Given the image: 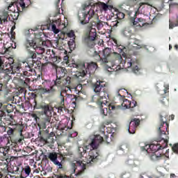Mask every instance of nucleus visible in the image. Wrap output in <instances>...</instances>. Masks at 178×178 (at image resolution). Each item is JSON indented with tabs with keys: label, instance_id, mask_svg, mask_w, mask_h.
<instances>
[{
	"label": "nucleus",
	"instance_id": "23",
	"mask_svg": "<svg viewBox=\"0 0 178 178\" xmlns=\"http://www.w3.org/2000/svg\"><path fill=\"white\" fill-rule=\"evenodd\" d=\"M56 79H66V74H67V70L63 67H56Z\"/></svg>",
	"mask_w": 178,
	"mask_h": 178
},
{
	"label": "nucleus",
	"instance_id": "59",
	"mask_svg": "<svg viewBox=\"0 0 178 178\" xmlns=\"http://www.w3.org/2000/svg\"><path fill=\"white\" fill-rule=\"evenodd\" d=\"M58 15H60V9L58 10V12L56 13L55 16H58Z\"/></svg>",
	"mask_w": 178,
	"mask_h": 178
},
{
	"label": "nucleus",
	"instance_id": "34",
	"mask_svg": "<svg viewBox=\"0 0 178 178\" xmlns=\"http://www.w3.org/2000/svg\"><path fill=\"white\" fill-rule=\"evenodd\" d=\"M22 108L24 111H29L31 108V103L29 101H26L24 103L22 104Z\"/></svg>",
	"mask_w": 178,
	"mask_h": 178
},
{
	"label": "nucleus",
	"instance_id": "26",
	"mask_svg": "<svg viewBox=\"0 0 178 178\" xmlns=\"http://www.w3.org/2000/svg\"><path fill=\"white\" fill-rule=\"evenodd\" d=\"M165 156L159 152H152L150 155V159L152 161H161Z\"/></svg>",
	"mask_w": 178,
	"mask_h": 178
},
{
	"label": "nucleus",
	"instance_id": "35",
	"mask_svg": "<svg viewBox=\"0 0 178 178\" xmlns=\"http://www.w3.org/2000/svg\"><path fill=\"white\" fill-rule=\"evenodd\" d=\"M126 10H124V13H122L120 11H118L117 13L116 16H117V19H118V20H123V19H124V16H126V15H127L126 13Z\"/></svg>",
	"mask_w": 178,
	"mask_h": 178
},
{
	"label": "nucleus",
	"instance_id": "18",
	"mask_svg": "<svg viewBox=\"0 0 178 178\" xmlns=\"http://www.w3.org/2000/svg\"><path fill=\"white\" fill-rule=\"evenodd\" d=\"M125 13L129 16V20L131 26H140L138 23H143V22H144V19L143 18H138V21H136V19L137 18V12L134 13V17H131L133 11L125 10Z\"/></svg>",
	"mask_w": 178,
	"mask_h": 178
},
{
	"label": "nucleus",
	"instance_id": "10",
	"mask_svg": "<svg viewBox=\"0 0 178 178\" xmlns=\"http://www.w3.org/2000/svg\"><path fill=\"white\" fill-rule=\"evenodd\" d=\"M47 158L57 166L58 169H64L63 161L66 159L65 156L56 152H49L48 153Z\"/></svg>",
	"mask_w": 178,
	"mask_h": 178
},
{
	"label": "nucleus",
	"instance_id": "19",
	"mask_svg": "<svg viewBox=\"0 0 178 178\" xmlns=\"http://www.w3.org/2000/svg\"><path fill=\"white\" fill-rule=\"evenodd\" d=\"M86 37L84 38L83 42L89 48H92L95 45L94 41H95V38L97 35H94L91 32H88L86 33Z\"/></svg>",
	"mask_w": 178,
	"mask_h": 178
},
{
	"label": "nucleus",
	"instance_id": "40",
	"mask_svg": "<svg viewBox=\"0 0 178 178\" xmlns=\"http://www.w3.org/2000/svg\"><path fill=\"white\" fill-rule=\"evenodd\" d=\"M103 55L105 58L111 56V50L109 49H105L103 51Z\"/></svg>",
	"mask_w": 178,
	"mask_h": 178
},
{
	"label": "nucleus",
	"instance_id": "48",
	"mask_svg": "<svg viewBox=\"0 0 178 178\" xmlns=\"http://www.w3.org/2000/svg\"><path fill=\"white\" fill-rule=\"evenodd\" d=\"M164 94H168L169 92V84H164Z\"/></svg>",
	"mask_w": 178,
	"mask_h": 178
},
{
	"label": "nucleus",
	"instance_id": "52",
	"mask_svg": "<svg viewBox=\"0 0 178 178\" xmlns=\"http://www.w3.org/2000/svg\"><path fill=\"white\" fill-rule=\"evenodd\" d=\"M56 178H69V177L66 175L60 174L58 175H56Z\"/></svg>",
	"mask_w": 178,
	"mask_h": 178
},
{
	"label": "nucleus",
	"instance_id": "51",
	"mask_svg": "<svg viewBox=\"0 0 178 178\" xmlns=\"http://www.w3.org/2000/svg\"><path fill=\"white\" fill-rule=\"evenodd\" d=\"M3 60H2V58L0 57V70H3Z\"/></svg>",
	"mask_w": 178,
	"mask_h": 178
},
{
	"label": "nucleus",
	"instance_id": "11",
	"mask_svg": "<svg viewBox=\"0 0 178 178\" xmlns=\"http://www.w3.org/2000/svg\"><path fill=\"white\" fill-rule=\"evenodd\" d=\"M13 111H15V106L13 104L0 103V113L4 116V122H6V118L15 119V115L12 114Z\"/></svg>",
	"mask_w": 178,
	"mask_h": 178
},
{
	"label": "nucleus",
	"instance_id": "47",
	"mask_svg": "<svg viewBox=\"0 0 178 178\" xmlns=\"http://www.w3.org/2000/svg\"><path fill=\"white\" fill-rule=\"evenodd\" d=\"M32 118H33V119L35 120L36 123L40 122V118L38 117V115L36 113L32 114Z\"/></svg>",
	"mask_w": 178,
	"mask_h": 178
},
{
	"label": "nucleus",
	"instance_id": "56",
	"mask_svg": "<svg viewBox=\"0 0 178 178\" xmlns=\"http://www.w3.org/2000/svg\"><path fill=\"white\" fill-rule=\"evenodd\" d=\"M2 118H4V115L0 113V124L2 123Z\"/></svg>",
	"mask_w": 178,
	"mask_h": 178
},
{
	"label": "nucleus",
	"instance_id": "3",
	"mask_svg": "<svg viewBox=\"0 0 178 178\" xmlns=\"http://www.w3.org/2000/svg\"><path fill=\"white\" fill-rule=\"evenodd\" d=\"M28 56L26 58V61L23 62V67H25L23 72V75L30 77V76H37V72L34 69V66L38 65V67H40V62L35 60L37 59V50H26Z\"/></svg>",
	"mask_w": 178,
	"mask_h": 178
},
{
	"label": "nucleus",
	"instance_id": "22",
	"mask_svg": "<svg viewBox=\"0 0 178 178\" xmlns=\"http://www.w3.org/2000/svg\"><path fill=\"white\" fill-rule=\"evenodd\" d=\"M18 144H19V143L17 141V139L14 141L7 142L8 150L10 151V149H13L15 152H21L22 149H20Z\"/></svg>",
	"mask_w": 178,
	"mask_h": 178
},
{
	"label": "nucleus",
	"instance_id": "13",
	"mask_svg": "<svg viewBox=\"0 0 178 178\" xmlns=\"http://www.w3.org/2000/svg\"><path fill=\"white\" fill-rule=\"evenodd\" d=\"M72 83V77L67 76L66 79L63 78H56L53 84L54 92H56L57 90H62L63 87H67L69 88V86Z\"/></svg>",
	"mask_w": 178,
	"mask_h": 178
},
{
	"label": "nucleus",
	"instance_id": "2",
	"mask_svg": "<svg viewBox=\"0 0 178 178\" xmlns=\"http://www.w3.org/2000/svg\"><path fill=\"white\" fill-rule=\"evenodd\" d=\"M6 119L5 124L7 126V135L8 136L7 137L8 143L17 140L19 144H23V140H24L23 130L24 129V127L18 124L12 117H7ZM17 133L20 136V138L16 139L15 137Z\"/></svg>",
	"mask_w": 178,
	"mask_h": 178
},
{
	"label": "nucleus",
	"instance_id": "39",
	"mask_svg": "<svg viewBox=\"0 0 178 178\" xmlns=\"http://www.w3.org/2000/svg\"><path fill=\"white\" fill-rule=\"evenodd\" d=\"M93 23V24H95V26L97 27V30H101L104 27V23L101 21Z\"/></svg>",
	"mask_w": 178,
	"mask_h": 178
},
{
	"label": "nucleus",
	"instance_id": "41",
	"mask_svg": "<svg viewBox=\"0 0 178 178\" xmlns=\"http://www.w3.org/2000/svg\"><path fill=\"white\" fill-rule=\"evenodd\" d=\"M45 142L47 144H54L55 143V138L48 136L47 138L45 140Z\"/></svg>",
	"mask_w": 178,
	"mask_h": 178
},
{
	"label": "nucleus",
	"instance_id": "21",
	"mask_svg": "<svg viewBox=\"0 0 178 178\" xmlns=\"http://www.w3.org/2000/svg\"><path fill=\"white\" fill-rule=\"evenodd\" d=\"M19 4L17 5V10L18 12H23L26 10V8H29L31 5V1L30 0H18Z\"/></svg>",
	"mask_w": 178,
	"mask_h": 178
},
{
	"label": "nucleus",
	"instance_id": "6",
	"mask_svg": "<svg viewBox=\"0 0 178 178\" xmlns=\"http://www.w3.org/2000/svg\"><path fill=\"white\" fill-rule=\"evenodd\" d=\"M44 41L41 38L33 39L32 40H26L24 43V47L26 51H36L38 55H42L45 52V49L42 47Z\"/></svg>",
	"mask_w": 178,
	"mask_h": 178
},
{
	"label": "nucleus",
	"instance_id": "12",
	"mask_svg": "<svg viewBox=\"0 0 178 178\" xmlns=\"http://www.w3.org/2000/svg\"><path fill=\"white\" fill-rule=\"evenodd\" d=\"M78 17L81 24L83 25L88 24L92 17H95L97 20H99L98 15H95V11L91 8L88 12L82 13V15H79Z\"/></svg>",
	"mask_w": 178,
	"mask_h": 178
},
{
	"label": "nucleus",
	"instance_id": "28",
	"mask_svg": "<svg viewBox=\"0 0 178 178\" xmlns=\"http://www.w3.org/2000/svg\"><path fill=\"white\" fill-rule=\"evenodd\" d=\"M60 99L61 102L58 108V112H63V111H66V107H65V97L62 95V93L60 94Z\"/></svg>",
	"mask_w": 178,
	"mask_h": 178
},
{
	"label": "nucleus",
	"instance_id": "27",
	"mask_svg": "<svg viewBox=\"0 0 178 178\" xmlns=\"http://www.w3.org/2000/svg\"><path fill=\"white\" fill-rule=\"evenodd\" d=\"M95 24H88L86 26L84 27L85 31L91 33V34L94 35H97V29L95 28H92Z\"/></svg>",
	"mask_w": 178,
	"mask_h": 178
},
{
	"label": "nucleus",
	"instance_id": "44",
	"mask_svg": "<svg viewBox=\"0 0 178 178\" xmlns=\"http://www.w3.org/2000/svg\"><path fill=\"white\" fill-rule=\"evenodd\" d=\"M101 8H102V9H103V10L106 11L109 9V6H108V4H106L105 3H102Z\"/></svg>",
	"mask_w": 178,
	"mask_h": 178
},
{
	"label": "nucleus",
	"instance_id": "50",
	"mask_svg": "<svg viewBox=\"0 0 178 178\" xmlns=\"http://www.w3.org/2000/svg\"><path fill=\"white\" fill-rule=\"evenodd\" d=\"M67 36L70 37V38H73L76 37V35H74V31H70L67 33Z\"/></svg>",
	"mask_w": 178,
	"mask_h": 178
},
{
	"label": "nucleus",
	"instance_id": "37",
	"mask_svg": "<svg viewBox=\"0 0 178 178\" xmlns=\"http://www.w3.org/2000/svg\"><path fill=\"white\" fill-rule=\"evenodd\" d=\"M93 56H99V59H100L103 63H108V57L104 56V58H101V56L98 54L97 51H95Z\"/></svg>",
	"mask_w": 178,
	"mask_h": 178
},
{
	"label": "nucleus",
	"instance_id": "15",
	"mask_svg": "<svg viewBox=\"0 0 178 178\" xmlns=\"http://www.w3.org/2000/svg\"><path fill=\"white\" fill-rule=\"evenodd\" d=\"M39 91L42 94H54L55 90L54 89V84L49 80H44L42 83V86H39Z\"/></svg>",
	"mask_w": 178,
	"mask_h": 178
},
{
	"label": "nucleus",
	"instance_id": "1",
	"mask_svg": "<svg viewBox=\"0 0 178 178\" xmlns=\"http://www.w3.org/2000/svg\"><path fill=\"white\" fill-rule=\"evenodd\" d=\"M92 88L96 95L92 97V102H95L100 108V113L103 116H107L111 109L115 106L108 104L109 99V88L108 83L103 81H97L92 85Z\"/></svg>",
	"mask_w": 178,
	"mask_h": 178
},
{
	"label": "nucleus",
	"instance_id": "29",
	"mask_svg": "<svg viewBox=\"0 0 178 178\" xmlns=\"http://www.w3.org/2000/svg\"><path fill=\"white\" fill-rule=\"evenodd\" d=\"M17 5H19V0L14 3H11L8 6L7 10H9V12L15 13L16 12V8L17 9Z\"/></svg>",
	"mask_w": 178,
	"mask_h": 178
},
{
	"label": "nucleus",
	"instance_id": "31",
	"mask_svg": "<svg viewBox=\"0 0 178 178\" xmlns=\"http://www.w3.org/2000/svg\"><path fill=\"white\" fill-rule=\"evenodd\" d=\"M9 152V147H8V143L5 147L0 148V156H6Z\"/></svg>",
	"mask_w": 178,
	"mask_h": 178
},
{
	"label": "nucleus",
	"instance_id": "46",
	"mask_svg": "<svg viewBox=\"0 0 178 178\" xmlns=\"http://www.w3.org/2000/svg\"><path fill=\"white\" fill-rule=\"evenodd\" d=\"M15 159H16V157L13 156H11L6 159V160L7 161L8 164L10 163V162H13V161H15Z\"/></svg>",
	"mask_w": 178,
	"mask_h": 178
},
{
	"label": "nucleus",
	"instance_id": "32",
	"mask_svg": "<svg viewBox=\"0 0 178 178\" xmlns=\"http://www.w3.org/2000/svg\"><path fill=\"white\" fill-rule=\"evenodd\" d=\"M87 149H88V146L86 147H79L78 149V154L79 155V158H83L84 154H86Z\"/></svg>",
	"mask_w": 178,
	"mask_h": 178
},
{
	"label": "nucleus",
	"instance_id": "62",
	"mask_svg": "<svg viewBox=\"0 0 178 178\" xmlns=\"http://www.w3.org/2000/svg\"><path fill=\"white\" fill-rule=\"evenodd\" d=\"M175 49H178V45L177 44H175V47H174Z\"/></svg>",
	"mask_w": 178,
	"mask_h": 178
},
{
	"label": "nucleus",
	"instance_id": "5",
	"mask_svg": "<svg viewBox=\"0 0 178 178\" xmlns=\"http://www.w3.org/2000/svg\"><path fill=\"white\" fill-rule=\"evenodd\" d=\"M70 67L77 69L74 76L76 77V79L81 80L88 72L89 74L94 73V72L97 70L98 65L97 63L91 62L88 64V67L86 68V64L84 63H73L71 64Z\"/></svg>",
	"mask_w": 178,
	"mask_h": 178
},
{
	"label": "nucleus",
	"instance_id": "33",
	"mask_svg": "<svg viewBox=\"0 0 178 178\" xmlns=\"http://www.w3.org/2000/svg\"><path fill=\"white\" fill-rule=\"evenodd\" d=\"M22 173H24L26 177L30 176V174L31 173V168L30 167V165H26L24 168H23Z\"/></svg>",
	"mask_w": 178,
	"mask_h": 178
},
{
	"label": "nucleus",
	"instance_id": "20",
	"mask_svg": "<svg viewBox=\"0 0 178 178\" xmlns=\"http://www.w3.org/2000/svg\"><path fill=\"white\" fill-rule=\"evenodd\" d=\"M140 126V119H133L128 126V131L130 134H134L137 130V127Z\"/></svg>",
	"mask_w": 178,
	"mask_h": 178
},
{
	"label": "nucleus",
	"instance_id": "7",
	"mask_svg": "<svg viewBox=\"0 0 178 178\" xmlns=\"http://www.w3.org/2000/svg\"><path fill=\"white\" fill-rule=\"evenodd\" d=\"M24 69L26 68L24 66L23 67V63L22 66L16 63H13L10 65V72H11L13 74H15V73H17V74H20V81L23 86L24 87H29V86H30L31 79L29 78V76L23 74V72H26Z\"/></svg>",
	"mask_w": 178,
	"mask_h": 178
},
{
	"label": "nucleus",
	"instance_id": "49",
	"mask_svg": "<svg viewBox=\"0 0 178 178\" xmlns=\"http://www.w3.org/2000/svg\"><path fill=\"white\" fill-rule=\"evenodd\" d=\"M177 26H178V21H177V22H175V23L170 22L169 27H170V29H174V27H177Z\"/></svg>",
	"mask_w": 178,
	"mask_h": 178
},
{
	"label": "nucleus",
	"instance_id": "53",
	"mask_svg": "<svg viewBox=\"0 0 178 178\" xmlns=\"http://www.w3.org/2000/svg\"><path fill=\"white\" fill-rule=\"evenodd\" d=\"M172 151H174V152H178V143L173 145Z\"/></svg>",
	"mask_w": 178,
	"mask_h": 178
},
{
	"label": "nucleus",
	"instance_id": "43",
	"mask_svg": "<svg viewBox=\"0 0 178 178\" xmlns=\"http://www.w3.org/2000/svg\"><path fill=\"white\" fill-rule=\"evenodd\" d=\"M6 130H8V126H3V125H1L0 124V133L3 134L5 133V131H6Z\"/></svg>",
	"mask_w": 178,
	"mask_h": 178
},
{
	"label": "nucleus",
	"instance_id": "4",
	"mask_svg": "<svg viewBox=\"0 0 178 178\" xmlns=\"http://www.w3.org/2000/svg\"><path fill=\"white\" fill-rule=\"evenodd\" d=\"M108 138H109L108 135L104 136V137L100 135H96L92 139L91 143H90L91 148H92V149L89 152L90 163H91V162L94 163L99 159L101 155L99 154V150H98V148H99V145L102 144L104 141L109 143V140Z\"/></svg>",
	"mask_w": 178,
	"mask_h": 178
},
{
	"label": "nucleus",
	"instance_id": "8",
	"mask_svg": "<svg viewBox=\"0 0 178 178\" xmlns=\"http://www.w3.org/2000/svg\"><path fill=\"white\" fill-rule=\"evenodd\" d=\"M122 56L125 58L124 60H123V58L120 54L116 53V60L118 61V63L123 65V67H125V69L132 67V72L138 74V72H140V68L136 65L137 62L131 58H127L125 54H122Z\"/></svg>",
	"mask_w": 178,
	"mask_h": 178
},
{
	"label": "nucleus",
	"instance_id": "42",
	"mask_svg": "<svg viewBox=\"0 0 178 178\" xmlns=\"http://www.w3.org/2000/svg\"><path fill=\"white\" fill-rule=\"evenodd\" d=\"M51 30L54 33V34H58L59 31H60L59 29L56 28V25H55V24H51Z\"/></svg>",
	"mask_w": 178,
	"mask_h": 178
},
{
	"label": "nucleus",
	"instance_id": "54",
	"mask_svg": "<svg viewBox=\"0 0 178 178\" xmlns=\"http://www.w3.org/2000/svg\"><path fill=\"white\" fill-rule=\"evenodd\" d=\"M69 47H72L74 45H76V43L74 42V40H72L68 42Z\"/></svg>",
	"mask_w": 178,
	"mask_h": 178
},
{
	"label": "nucleus",
	"instance_id": "60",
	"mask_svg": "<svg viewBox=\"0 0 178 178\" xmlns=\"http://www.w3.org/2000/svg\"><path fill=\"white\" fill-rule=\"evenodd\" d=\"M2 87H3V84L0 83V91H2Z\"/></svg>",
	"mask_w": 178,
	"mask_h": 178
},
{
	"label": "nucleus",
	"instance_id": "55",
	"mask_svg": "<svg viewBox=\"0 0 178 178\" xmlns=\"http://www.w3.org/2000/svg\"><path fill=\"white\" fill-rule=\"evenodd\" d=\"M48 137H50V138H54V137H55V133L51 132V133L49 134Z\"/></svg>",
	"mask_w": 178,
	"mask_h": 178
},
{
	"label": "nucleus",
	"instance_id": "25",
	"mask_svg": "<svg viewBox=\"0 0 178 178\" xmlns=\"http://www.w3.org/2000/svg\"><path fill=\"white\" fill-rule=\"evenodd\" d=\"M9 167V163H8V160L6 159L0 160V169L3 172H8V169Z\"/></svg>",
	"mask_w": 178,
	"mask_h": 178
},
{
	"label": "nucleus",
	"instance_id": "16",
	"mask_svg": "<svg viewBox=\"0 0 178 178\" xmlns=\"http://www.w3.org/2000/svg\"><path fill=\"white\" fill-rule=\"evenodd\" d=\"M72 168L74 170V172H76V170H79V172L76 174V177H79V176H81V173L86 170V165L83 161H75L74 163H72L71 164Z\"/></svg>",
	"mask_w": 178,
	"mask_h": 178
},
{
	"label": "nucleus",
	"instance_id": "17",
	"mask_svg": "<svg viewBox=\"0 0 178 178\" xmlns=\"http://www.w3.org/2000/svg\"><path fill=\"white\" fill-rule=\"evenodd\" d=\"M160 126L158 129V131L160 137L162 136H166V131H168V129H169V124L166 122V118L163 119V116L160 115Z\"/></svg>",
	"mask_w": 178,
	"mask_h": 178
},
{
	"label": "nucleus",
	"instance_id": "58",
	"mask_svg": "<svg viewBox=\"0 0 178 178\" xmlns=\"http://www.w3.org/2000/svg\"><path fill=\"white\" fill-rule=\"evenodd\" d=\"M59 2H60V0H57V2L56 3V8H57V9H58V8H59V6L58 5V3H59Z\"/></svg>",
	"mask_w": 178,
	"mask_h": 178
},
{
	"label": "nucleus",
	"instance_id": "61",
	"mask_svg": "<svg viewBox=\"0 0 178 178\" xmlns=\"http://www.w3.org/2000/svg\"><path fill=\"white\" fill-rule=\"evenodd\" d=\"M33 178H41V177H40L39 175H35L33 177Z\"/></svg>",
	"mask_w": 178,
	"mask_h": 178
},
{
	"label": "nucleus",
	"instance_id": "38",
	"mask_svg": "<svg viewBox=\"0 0 178 178\" xmlns=\"http://www.w3.org/2000/svg\"><path fill=\"white\" fill-rule=\"evenodd\" d=\"M22 12L23 11H19L17 9V12H14L13 13V14L11 15L13 20H17V19H19V15H20V13H22Z\"/></svg>",
	"mask_w": 178,
	"mask_h": 178
},
{
	"label": "nucleus",
	"instance_id": "24",
	"mask_svg": "<svg viewBox=\"0 0 178 178\" xmlns=\"http://www.w3.org/2000/svg\"><path fill=\"white\" fill-rule=\"evenodd\" d=\"M46 116L47 118H42L40 123V126H41L42 129H47V126H49V124H51V119L52 118V115Z\"/></svg>",
	"mask_w": 178,
	"mask_h": 178
},
{
	"label": "nucleus",
	"instance_id": "36",
	"mask_svg": "<svg viewBox=\"0 0 178 178\" xmlns=\"http://www.w3.org/2000/svg\"><path fill=\"white\" fill-rule=\"evenodd\" d=\"M121 105L124 109H129L130 108V100L124 99Z\"/></svg>",
	"mask_w": 178,
	"mask_h": 178
},
{
	"label": "nucleus",
	"instance_id": "14",
	"mask_svg": "<svg viewBox=\"0 0 178 178\" xmlns=\"http://www.w3.org/2000/svg\"><path fill=\"white\" fill-rule=\"evenodd\" d=\"M34 109H41L45 116H51L52 115V107L49 106V104H47L45 102H37V100L34 99Z\"/></svg>",
	"mask_w": 178,
	"mask_h": 178
},
{
	"label": "nucleus",
	"instance_id": "30",
	"mask_svg": "<svg viewBox=\"0 0 178 178\" xmlns=\"http://www.w3.org/2000/svg\"><path fill=\"white\" fill-rule=\"evenodd\" d=\"M8 17H9V13L8 11H3L2 15L0 17V24L8 22Z\"/></svg>",
	"mask_w": 178,
	"mask_h": 178
},
{
	"label": "nucleus",
	"instance_id": "57",
	"mask_svg": "<svg viewBox=\"0 0 178 178\" xmlns=\"http://www.w3.org/2000/svg\"><path fill=\"white\" fill-rule=\"evenodd\" d=\"M16 29V23L15 22L14 26L11 28V32L13 31V30H15Z\"/></svg>",
	"mask_w": 178,
	"mask_h": 178
},
{
	"label": "nucleus",
	"instance_id": "9",
	"mask_svg": "<svg viewBox=\"0 0 178 178\" xmlns=\"http://www.w3.org/2000/svg\"><path fill=\"white\" fill-rule=\"evenodd\" d=\"M168 140H169V136H166L165 138H162L161 140H157L156 144H151V145H145V146H142V151H148L150 149L152 152H158L159 149H164L168 147Z\"/></svg>",
	"mask_w": 178,
	"mask_h": 178
},
{
	"label": "nucleus",
	"instance_id": "63",
	"mask_svg": "<svg viewBox=\"0 0 178 178\" xmlns=\"http://www.w3.org/2000/svg\"><path fill=\"white\" fill-rule=\"evenodd\" d=\"M175 119V115H171V120H173Z\"/></svg>",
	"mask_w": 178,
	"mask_h": 178
},
{
	"label": "nucleus",
	"instance_id": "45",
	"mask_svg": "<svg viewBox=\"0 0 178 178\" xmlns=\"http://www.w3.org/2000/svg\"><path fill=\"white\" fill-rule=\"evenodd\" d=\"M135 106H137V102H136V100L130 101L129 108L133 109Z\"/></svg>",
	"mask_w": 178,
	"mask_h": 178
},
{
	"label": "nucleus",
	"instance_id": "64",
	"mask_svg": "<svg viewBox=\"0 0 178 178\" xmlns=\"http://www.w3.org/2000/svg\"><path fill=\"white\" fill-rule=\"evenodd\" d=\"M172 44H170L169 45V50L170 51V49H172Z\"/></svg>",
	"mask_w": 178,
	"mask_h": 178
}]
</instances>
